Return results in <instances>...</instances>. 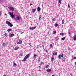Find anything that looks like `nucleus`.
Instances as JSON below:
<instances>
[{
    "label": "nucleus",
    "instance_id": "f257e3e1",
    "mask_svg": "<svg viewBox=\"0 0 76 76\" xmlns=\"http://www.w3.org/2000/svg\"><path fill=\"white\" fill-rule=\"evenodd\" d=\"M6 23L8 25V26H9L10 27H12L13 26V24L11 23V22H9L8 21H6Z\"/></svg>",
    "mask_w": 76,
    "mask_h": 76
},
{
    "label": "nucleus",
    "instance_id": "f03ea898",
    "mask_svg": "<svg viewBox=\"0 0 76 76\" xmlns=\"http://www.w3.org/2000/svg\"><path fill=\"white\" fill-rule=\"evenodd\" d=\"M30 56V54H29L27 55L24 58L23 60V61H26V60Z\"/></svg>",
    "mask_w": 76,
    "mask_h": 76
},
{
    "label": "nucleus",
    "instance_id": "7ed1b4c3",
    "mask_svg": "<svg viewBox=\"0 0 76 76\" xmlns=\"http://www.w3.org/2000/svg\"><path fill=\"white\" fill-rule=\"evenodd\" d=\"M9 15L10 16V17L12 18H14V15L13 12H9Z\"/></svg>",
    "mask_w": 76,
    "mask_h": 76
},
{
    "label": "nucleus",
    "instance_id": "20e7f679",
    "mask_svg": "<svg viewBox=\"0 0 76 76\" xmlns=\"http://www.w3.org/2000/svg\"><path fill=\"white\" fill-rule=\"evenodd\" d=\"M16 20H22V18L20 17H19V16H17L16 17Z\"/></svg>",
    "mask_w": 76,
    "mask_h": 76
},
{
    "label": "nucleus",
    "instance_id": "39448f33",
    "mask_svg": "<svg viewBox=\"0 0 76 76\" xmlns=\"http://www.w3.org/2000/svg\"><path fill=\"white\" fill-rule=\"evenodd\" d=\"M8 8L10 10H11L12 11H13L14 10V8H13L12 7H9Z\"/></svg>",
    "mask_w": 76,
    "mask_h": 76
},
{
    "label": "nucleus",
    "instance_id": "423d86ee",
    "mask_svg": "<svg viewBox=\"0 0 76 76\" xmlns=\"http://www.w3.org/2000/svg\"><path fill=\"white\" fill-rule=\"evenodd\" d=\"M46 71L48 73H50L51 71V70L50 69H48L46 70Z\"/></svg>",
    "mask_w": 76,
    "mask_h": 76
},
{
    "label": "nucleus",
    "instance_id": "0eeeda50",
    "mask_svg": "<svg viewBox=\"0 0 76 76\" xmlns=\"http://www.w3.org/2000/svg\"><path fill=\"white\" fill-rule=\"evenodd\" d=\"M35 11H36V10L35 9H32L31 12V13H34Z\"/></svg>",
    "mask_w": 76,
    "mask_h": 76
},
{
    "label": "nucleus",
    "instance_id": "6e6552de",
    "mask_svg": "<svg viewBox=\"0 0 76 76\" xmlns=\"http://www.w3.org/2000/svg\"><path fill=\"white\" fill-rule=\"evenodd\" d=\"M14 36H15V34H11L9 35V37H13Z\"/></svg>",
    "mask_w": 76,
    "mask_h": 76
},
{
    "label": "nucleus",
    "instance_id": "1a4fd4ad",
    "mask_svg": "<svg viewBox=\"0 0 76 76\" xmlns=\"http://www.w3.org/2000/svg\"><path fill=\"white\" fill-rule=\"evenodd\" d=\"M18 44H22V41L21 40H19V42L17 43Z\"/></svg>",
    "mask_w": 76,
    "mask_h": 76
},
{
    "label": "nucleus",
    "instance_id": "9d476101",
    "mask_svg": "<svg viewBox=\"0 0 76 76\" xmlns=\"http://www.w3.org/2000/svg\"><path fill=\"white\" fill-rule=\"evenodd\" d=\"M54 56H52L51 57V61H54Z\"/></svg>",
    "mask_w": 76,
    "mask_h": 76
},
{
    "label": "nucleus",
    "instance_id": "9b49d317",
    "mask_svg": "<svg viewBox=\"0 0 76 76\" xmlns=\"http://www.w3.org/2000/svg\"><path fill=\"white\" fill-rule=\"evenodd\" d=\"M65 59H66V58H63L62 60V62H64V61H65Z\"/></svg>",
    "mask_w": 76,
    "mask_h": 76
},
{
    "label": "nucleus",
    "instance_id": "f8f14e48",
    "mask_svg": "<svg viewBox=\"0 0 76 76\" xmlns=\"http://www.w3.org/2000/svg\"><path fill=\"white\" fill-rule=\"evenodd\" d=\"M41 10V8L39 7H38L37 8V11L38 12H39Z\"/></svg>",
    "mask_w": 76,
    "mask_h": 76
},
{
    "label": "nucleus",
    "instance_id": "ddd939ff",
    "mask_svg": "<svg viewBox=\"0 0 76 76\" xmlns=\"http://www.w3.org/2000/svg\"><path fill=\"white\" fill-rule=\"evenodd\" d=\"M12 31V30L10 28V29H8L7 30V31L8 32H10V31Z\"/></svg>",
    "mask_w": 76,
    "mask_h": 76
},
{
    "label": "nucleus",
    "instance_id": "4468645a",
    "mask_svg": "<svg viewBox=\"0 0 76 76\" xmlns=\"http://www.w3.org/2000/svg\"><path fill=\"white\" fill-rule=\"evenodd\" d=\"M37 55L36 54H34V58H37Z\"/></svg>",
    "mask_w": 76,
    "mask_h": 76
},
{
    "label": "nucleus",
    "instance_id": "2eb2a0df",
    "mask_svg": "<svg viewBox=\"0 0 76 76\" xmlns=\"http://www.w3.org/2000/svg\"><path fill=\"white\" fill-rule=\"evenodd\" d=\"M17 66V65L16 64L14 63L13 64V66H14V67H16V66Z\"/></svg>",
    "mask_w": 76,
    "mask_h": 76
},
{
    "label": "nucleus",
    "instance_id": "dca6fc26",
    "mask_svg": "<svg viewBox=\"0 0 76 76\" xmlns=\"http://www.w3.org/2000/svg\"><path fill=\"white\" fill-rule=\"evenodd\" d=\"M53 56H56V55H57V52H56V53H54L53 54Z\"/></svg>",
    "mask_w": 76,
    "mask_h": 76
},
{
    "label": "nucleus",
    "instance_id": "f3484780",
    "mask_svg": "<svg viewBox=\"0 0 76 76\" xmlns=\"http://www.w3.org/2000/svg\"><path fill=\"white\" fill-rule=\"evenodd\" d=\"M19 49V47H16L15 48L14 50H18Z\"/></svg>",
    "mask_w": 76,
    "mask_h": 76
},
{
    "label": "nucleus",
    "instance_id": "a211bd4d",
    "mask_svg": "<svg viewBox=\"0 0 76 76\" xmlns=\"http://www.w3.org/2000/svg\"><path fill=\"white\" fill-rule=\"evenodd\" d=\"M48 67H49V65H48L45 66V68H46V69H48Z\"/></svg>",
    "mask_w": 76,
    "mask_h": 76
},
{
    "label": "nucleus",
    "instance_id": "6ab92c4d",
    "mask_svg": "<svg viewBox=\"0 0 76 76\" xmlns=\"http://www.w3.org/2000/svg\"><path fill=\"white\" fill-rule=\"evenodd\" d=\"M66 39V37H64L62 38V41H64V39Z\"/></svg>",
    "mask_w": 76,
    "mask_h": 76
},
{
    "label": "nucleus",
    "instance_id": "aec40b11",
    "mask_svg": "<svg viewBox=\"0 0 76 76\" xmlns=\"http://www.w3.org/2000/svg\"><path fill=\"white\" fill-rule=\"evenodd\" d=\"M64 20H62V25H63V24H64Z\"/></svg>",
    "mask_w": 76,
    "mask_h": 76
},
{
    "label": "nucleus",
    "instance_id": "412c9836",
    "mask_svg": "<svg viewBox=\"0 0 76 76\" xmlns=\"http://www.w3.org/2000/svg\"><path fill=\"white\" fill-rule=\"evenodd\" d=\"M58 26V24H57V23H56L55 24V26Z\"/></svg>",
    "mask_w": 76,
    "mask_h": 76
},
{
    "label": "nucleus",
    "instance_id": "4be33fe9",
    "mask_svg": "<svg viewBox=\"0 0 76 76\" xmlns=\"http://www.w3.org/2000/svg\"><path fill=\"white\" fill-rule=\"evenodd\" d=\"M60 35H64V33H60Z\"/></svg>",
    "mask_w": 76,
    "mask_h": 76
},
{
    "label": "nucleus",
    "instance_id": "5701e85b",
    "mask_svg": "<svg viewBox=\"0 0 76 76\" xmlns=\"http://www.w3.org/2000/svg\"><path fill=\"white\" fill-rule=\"evenodd\" d=\"M2 45H3V46L4 47H5L6 46V44H5V43H3Z\"/></svg>",
    "mask_w": 76,
    "mask_h": 76
},
{
    "label": "nucleus",
    "instance_id": "b1692460",
    "mask_svg": "<svg viewBox=\"0 0 76 76\" xmlns=\"http://www.w3.org/2000/svg\"><path fill=\"white\" fill-rule=\"evenodd\" d=\"M29 29H31V30H33L34 29V27H30Z\"/></svg>",
    "mask_w": 76,
    "mask_h": 76
},
{
    "label": "nucleus",
    "instance_id": "393cba45",
    "mask_svg": "<svg viewBox=\"0 0 76 76\" xmlns=\"http://www.w3.org/2000/svg\"><path fill=\"white\" fill-rule=\"evenodd\" d=\"M58 58H59V59H61V56L59 55L58 56Z\"/></svg>",
    "mask_w": 76,
    "mask_h": 76
},
{
    "label": "nucleus",
    "instance_id": "a878e982",
    "mask_svg": "<svg viewBox=\"0 0 76 76\" xmlns=\"http://www.w3.org/2000/svg\"><path fill=\"white\" fill-rule=\"evenodd\" d=\"M60 56H61V57H63V54H61Z\"/></svg>",
    "mask_w": 76,
    "mask_h": 76
},
{
    "label": "nucleus",
    "instance_id": "bb28decb",
    "mask_svg": "<svg viewBox=\"0 0 76 76\" xmlns=\"http://www.w3.org/2000/svg\"><path fill=\"white\" fill-rule=\"evenodd\" d=\"M68 8H69V9H70V5H69V4H68Z\"/></svg>",
    "mask_w": 76,
    "mask_h": 76
},
{
    "label": "nucleus",
    "instance_id": "cd10ccee",
    "mask_svg": "<svg viewBox=\"0 0 76 76\" xmlns=\"http://www.w3.org/2000/svg\"><path fill=\"white\" fill-rule=\"evenodd\" d=\"M74 41H76V37H74Z\"/></svg>",
    "mask_w": 76,
    "mask_h": 76
},
{
    "label": "nucleus",
    "instance_id": "c85d7f7f",
    "mask_svg": "<svg viewBox=\"0 0 76 76\" xmlns=\"http://www.w3.org/2000/svg\"><path fill=\"white\" fill-rule=\"evenodd\" d=\"M56 40H57V41H58V39H59V38H58V37H56Z\"/></svg>",
    "mask_w": 76,
    "mask_h": 76
},
{
    "label": "nucleus",
    "instance_id": "c756f323",
    "mask_svg": "<svg viewBox=\"0 0 76 76\" xmlns=\"http://www.w3.org/2000/svg\"><path fill=\"white\" fill-rule=\"evenodd\" d=\"M43 63H43V62H41L40 64V65L41 66V65H42V64H43Z\"/></svg>",
    "mask_w": 76,
    "mask_h": 76
},
{
    "label": "nucleus",
    "instance_id": "7c9ffc66",
    "mask_svg": "<svg viewBox=\"0 0 76 76\" xmlns=\"http://www.w3.org/2000/svg\"><path fill=\"white\" fill-rule=\"evenodd\" d=\"M53 33L54 34H56V31H54Z\"/></svg>",
    "mask_w": 76,
    "mask_h": 76
},
{
    "label": "nucleus",
    "instance_id": "2f4dec72",
    "mask_svg": "<svg viewBox=\"0 0 76 76\" xmlns=\"http://www.w3.org/2000/svg\"><path fill=\"white\" fill-rule=\"evenodd\" d=\"M59 3L61 4V0H58Z\"/></svg>",
    "mask_w": 76,
    "mask_h": 76
},
{
    "label": "nucleus",
    "instance_id": "473e14b6",
    "mask_svg": "<svg viewBox=\"0 0 76 76\" xmlns=\"http://www.w3.org/2000/svg\"><path fill=\"white\" fill-rule=\"evenodd\" d=\"M50 47H53V45L51 44L50 45Z\"/></svg>",
    "mask_w": 76,
    "mask_h": 76
},
{
    "label": "nucleus",
    "instance_id": "72a5a7b5",
    "mask_svg": "<svg viewBox=\"0 0 76 76\" xmlns=\"http://www.w3.org/2000/svg\"><path fill=\"white\" fill-rule=\"evenodd\" d=\"M37 28V26H35L34 27H33V29H35Z\"/></svg>",
    "mask_w": 76,
    "mask_h": 76
},
{
    "label": "nucleus",
    "instance_id": "f704fd0d",
    "mask_svg": "<svg viewBox=\"0 0 76 76\" xmlns=\"http://www.w3.org/2000/svg\"><path fill=\"white\" fill-rule=\"evenodd\" d=\"M41 19V16H40L39 17V20H40V19Z\"/></svg>",
    "mask_w": 76,
    "mask_h": 76
},
{
    "label": "nucleus",
    "instance_id": "c9c22d12",
    "mask_svg": "<svg viewBox=\"0 0 76 76\" xmlns=\"http://www.w3.org/2000/svg\"><path fill=\"white\" fill-rule=\"evenodd\" d=\"M4 35L5 36H7V35L6 33H5L4 34Z\"/></svg>",
    "mask_w": 76,
    "mask_h": 76
},
{
    "label": "nucleus",
    "instance_id": "e433bc0d",
    "mask_svg": "<svg viewBox=\"0 0 76 76\" xmlns=\"http://www.w3.org/2000/svg\"><path fill=\"white\" fill-rule=\"evenodd\" d=\"M74 60H75V59H76V57H75L74 58Z\"/></svg>",
    "mask_w": 76,
    "mask_h": 76
},
{
    "label": "nucleus",
    "instance_id": "4c0bfd02",
    "mask_svg": "<svg viewBox=\"0 0 76 76\" xmlns=\"http://www.w3.org/2000/svg\"><path fill=\"white\" fill-rule=\"evenodd\" d=\"M52 20L53 21H55V20L54 19H53Z\"/></svg>",
    "mask_w": 76,
    "mask_h": 76
},
{
    "label": "nucleus",
    "instance_id": "58836bf2",
    "mask_svg": "<svg viewBox=\"0 0 76 76\" xmlns=\"http://www.w3.org/2000/svg\"><path fill=\"white\" fill-rule=\"evenodd\" d=\"M1 15V12H0V15Z\"/></svg>",
    "mask_w": 76,
    "mask_h": 76
},
{
    "label": "nucleus",
    "instance_id": "ea45409f",
    "mask_svg": "<svg viewBox=\"0 0 76 76\" xmlns=\"http://www.w3.org/2000/svg\"><path fill=\"white\" fill-rule=\"evenodd\" d=\"M68 33L69 35H70V33L69 32H68Z\"/></svg>",
    "mask_w": 76,
    "mask_h": 76
},
{
    "label": "nucleus",
    "instance_id": "a19ab883",
    "mask_svg": "<svg viewBox=\"0 0 76 76\" xmlns=\"http://www.w3.org/2000/svg\"><path fill=\"white\" fill-rule=\"evenodd\" d=\"M20 55L21 56H22V55H23V54H20Z\"/></svg>",
    "mask_w": 76,
    "mask_h": 76
},
{
    "label": "nucleus",
    "instance_id": "79ce46f5",
    "mask_svg": "<svg viewBox=\"0 0 76 76\" xmlns=\"http://www.w3.org/2000/svg\"><path fill=\"white\" fill-rule=\"evenodd\" d=\"M32 5V4L31 3L30 4V6H31Z\"/></svg>",
    "mask_w": 76,
    "mask_h": 76
},
{
    "label": "nucleus",
    "instance_id": "37998d69",
    "mask_svg": "<svg viewBox=\"0 0 76 76\" xmlns=\"http://www.w3.org/2000/svg\"><path fill=\"white\" fill-rule=\"evenodd\" d=\"M29 45H31V43H29Z\"/></svg>",
    "mask_w": 76,
    "mask_h": 76
},
{
    "label": "nucleus",
    "instance_id": "c03bdc74",
    "mask_svg": "<svg viewBox=\"0 0 76 76\" xmlns=\"http://www.w3.org/2000/svg\"><path fill=\"white\" fill-rule=\"evenodd\" d=\"M39 69H40V68H41V66H39Z\"/></svg>",
    "mask_w": 76,
    "mask_h": 76
},
{
    "label": "nucleus",
    "instance_id": "a18cd8bd",
    "mask_svg": "<svg viewBox=\"0 0 76 76\" xmlns=\"http://www.w3.org/2000/svg\"><path fill=\"white\" fill-rule=\"evenodd\" d=\"M23 33V32H21V34H22Z\"/></svg>",
    "mask_w": 76,
    "mask_h": 76
},
{
    "label": "nucleus",
    "instance_id": "49530a36",
    "mask_svg": "<svg viewBox=\"0 0 76 76\" xmlns=\"http://www.w3.org/2000/svg\"><path fill=\"white\" fill-rule=\"evenodd\" d=\"M3 76H6V74H4V75Z\"/></svg>",
    "mask_w": 76,
    "mask_h": 76
},
{
    "label": "nucleus",
    "instance_id": "de8ad7c7",
    "mask_svg": "<svg viewBox=\"0 0 76 76\" xmlns=\"http://www.w3.org/2000/svg\"><path fill=\"white\" fill-rule=\"evenodd\" d=\"M71 76H73V75H72V74H70Z\"/></svg>",
    "mask_w": 76,
    "mask_h": 76
},
{
    "label": "nucleus",
    "instance_id": "09e8293b",
    "mask_svg": "<svg viewBox=\"0 0 76 76\" xmlns=\"http://www.w3.org/2000/svg\"><path fill=\"white\" fill-rule=\"evenodd\" d=\"M1 0H0V3H1Z\"/></svg>",
    "mask_w": 76,
    "mask_h": 76
},
{
    "label": "nucleus",
    "instance_id": "8fccbe9b",
    "mask_svg": "<svg viewBox=\"0 0 76 76\" xmlns=\"http://www.w3.org/2000/svg\"><path fill=\"white\" fill-rule=\"evenodd\" d=\"M74 37L76 38V34L75 35V36Z\"/></svg>",
    "mask_w": 76,
    "mask_h": 76
},
{
    "label": "nucleus",
    "instance_id": "3c124183",
    "mask_svg": "<svg viewBox=\"0 0 76 76\" xmlns=\"http://www.w3.org/2000/svg\"><path fill=\"white\" fill-rule=\"evenodd\" d=\"M44 46L42 45V47H43V48H44Z\"/></svg>",
    "mask_w": 76,
    "mask_h": 76
},
{
    "label": "nucleus",
    "instance_id": "603ef678",
    "mask_svg": "<svg viewBox=\"0 0 76 76\" xmlns=\"http://www.w3.org/2000/svg\"><path fill=\"white\" fill-rule=\"evenodd\" d=\"M45 51H46V52H47V50H45Z\"/></svg>",
    "mask_w": 76,
    "mask_h": 76
},
{
    "label": "nucleus",
    "instance_id": "864d4df0",
    "mask_svg": "<svg viewBox=\"0 0 76 76\" xmlns=\"http://www.w3.org/2000/svg\"><path fill=\"white\" fill-rule=\"evenodd\" d=\"M39 72H41V70H40V69H39Z\"/></svg>",
    "mask_w": 76,
    "mask_h": 76
},
{
    "label": "nucleus",
    "instance_id": "5fc2aeb1",
    "mask_svg": "<svg viewBox=\"0 0 76 76\" xmlns=\"http://www.w3.org/2000/svg\"><path fill=\"white\" fill-rule=\"evenodd\" d=\"M5 15H6V16H7V14H5Z\"/></svg>",
    "mask_w": 76,
    "mask_h": 76
},
{
    "label": "nucleus",
    "instance_id": "6e6d98bb",
    "mask_svg": "<svg viewBox=\"0 0 76 76\" xmlns=\"http://www.w3.org/2000/svg\"><path fill=\"white\" fill-rule=\"evenodd\" d=\"M57 18H58V15L57 16Z\"/></svg>",
    "mask_w": 76,
    "mask_h": 76
},
{
    "label": "nucleus",
    "instance_id": "4d7b16f0",
    "mask_svg": "<svg viewBox=\"0 0 76 76\" xmlns=\"http://www.w3.org/2000/svg\"><path fill=\"white\" fill-rule=\"evenodd\" d=\"M37 47H39V45H37Z\"/></svg>",
    "mask_w": 76,
    "mask_h": 76
},
{
    "label": "nucleus",
    "instance_id": "13d9d810",
    "mask_svg": "<svg viewBox=\"0 0 76 76\" xmlns=\"http://www.w3.org/2000/svg\"><path fill=\"white\" fill-rule=\"evenodd\" d=\"M42 7H43V5L42 4Z\"/></svg>",
    "mask_w": 76,
    "mask_h": 76
},
{
    "label": "nucleus",
    "instance_id": "bf43d9fd",
    "mask_svg": "<svg viewBox=\"0 0 76 76\" xmlns=\"http://www.w3.org/2000/svg\"><path fill=\"white\" fill-rule=\"evenodd\" d=\"M31 47H32V45H30Z\"/></svg>",
    "mask_w": 76,
    "mask_h": 76
},
{
    "label": "nucleus",
    "instance_id": "052dcab7",
    "mask_svg": "<svg viewBox=\"0 0 76 76\" xmlns=\"http://www.w3.org/2000/svg\"><path fill=\"white\" fill-rule=\"evenodd\" d=\"M48 7H49V5H48Z\"/></svg>",
    "mask_w": 76,
    "mask_h": 76
},
{
    "label": "nucleus",
    "instance_id": "680f3d73",
    "mask_svg": "<svg viewBox=\"0 0 76 76\" xmlns=\"http://www.w3.org/2000/svg\"><path fill=\"white\" fill-rule=\"evenodd\" d=\"M39 61H40V60H39Z\"/></svg>",
    "mask_w": 76,
    "mask_h": 76
},
{
    "label": "nucleus",
    "instance_id": "e2e57ef3",
    "mask_svg": "<svg viewBox=\"0 0 76 76\" xmlns=\"http://www.w3.org/2000/svg\"><path fill=\"white\" fill-rule=\"evenodd\" d=\"M44 70H45V68H44Z\"/></svg>",
    "mask_w": 76,
    "mask_h": 76
},
{
    "label": "nucleus",
    "instance_id": "0e129e2a",
    "mask_svg": "<svg viewBox=\"0 0 76 76\" xmlns=\"http://www.w3.org/2000/svg\"><path fill=\"white\" fill-rule=\"evenodd\" d=\"M39 59H40V58H39Z\"/></svg>",
    "mask_w": 76,
    "mask_h": 76
},
{
    "label": "nucleus",
    "instance_id": "69168bd1",
    "mask_svg": "<svg viewBox=\"0 0 76 76\" xmlns=\"http://www.w3.org/2000/svg\"><path fill=\"white\" fill-rule=\"evenodd\" d=\"M9 0V1H10V0Z\"/></svg>",
    "mask_w": 76,
    "mask_h": 76
}]
</instances>
